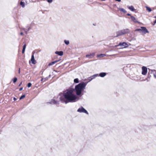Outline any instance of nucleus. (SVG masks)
<instances>
[{
	"mask_svg": "<svg viewBox=\"0 0 156 156\" xmlns=\"http://www.w3.org/2000/svg\"><path fill=\"white\" fill-rule=\"evenodd\" d=\"M98 76V74H96L94 75H93V76H91V78H92V80L94 79L95 77Z\"/></svg>",
	"mask_w": 156,
	"mask_h": 156,
	"instance_id": "obj_18",
	"label": "nucleus"
},
{
	"mask_svg": "<svg viewBox=\"0 0 156 156\" xmlns=\"http://www.w3.org/2000/svg\"><path fill=\"white\" fill-rule=\"evenodd\" d=\"M128 8L129 10L132 11H134L135 10L134 7L132 5L129 6Z\"/></svg>",
	"mask_w": 156,
	"mask_h": 156,
	"instance_id": "obj_14",
	"label": "nucleus"
},
{
	"mask_svg": "<svg viewBox=\"0 0 156 156\" xmlns=\"http://www.w3.org/2000/svg\"><path fill=\"white\" fill-rule=\"evenodd\" d=\"M74 90H67L63 93H60L58 98L62 103L66 104L69 102H74L76 101L77 98L73 93Z\"/></svg>",
	"mask_w": 156,
	"mask_h": 156,
	"instance_id": "obj_1",
	"label": "nucleus"
},
{
	"mask_svg": "<svg viewBox=\"0 0 156 156\" xmlns=\"http://www.w3.org/2000/svg\"><path fill=\"white\" fill-rule=\"evenodd\" d=\"M31 61L33 64H35L36 63V61L35 60L34 54H32V55Z\"/></svg>",
	"mask_w": 156,
	"mask_h": 156,
	"instance_id": "obj_9",
	"label": "nucleus"
},
{
	"mask_svg": "<svg viewBox=\"0 0 156 156\" xmlns=\"http://www.w3.org/2000/svg\"><path fill=\"white\" fill-rule=\"evenodd\" d=\"M59 61V60H56L54 61V62L55 63L58 62Z\"/></svg>",
	"mask_w": 156,
	"mask_h": 156,
	"instance_id": "obj_35",
	"label": "nucleus"
},
{
	"mask_svg": "<svg viewBox=\"0 0 156 156\" xmlns=\"http://www.w3.org/2000/svg\"><path fill=\"white\" fill-rule=\"evenodd\" d=\"M127 15L128 16H131V15L129 13L127 14Z\"/></svg>",
	"mask_w": 156,
	"mask_h": 156,
	"instance_id": "obj_38",
	"label": "nucleus"
},
{
	"mask_svg": "<svg viewBox=\"0 0 156 156\" xmlns=\"http://www.w3.org/2000/svg\"><path fill=\"white\" fill-rule=\"evenodd\" d=\"M77 112L80 113H86L87 114H88L87 111L83 107H81L79 108L77 110Z\"/></svg>",
	"mask_w": 156,
	"mask_h": 156,
	"instance_id": "obj_4",
	"label": "nucleus"
},
{
	"mask_svg": "<svg viewBox=\"0 0 156 156\" xmlns=\"http://www.w3.org/2000/svg\"><path fill=\"white\" fill-rule=\"evenodd\" d=\"M88 80H89V81L87 82L86 83H87L89 82H90V81H91V80H92V79L91 76L90 77H89L88 78Z\"/></svg>",
	"mask_w": 156,
	"mask_h": 156,
	"instance_id": "obj_28",
	"label": "nucleus"
},
{
	"mask_svg": "<svg viewBox=\"0 0 156 156\" xmlns=\"http://www.w3.org/2000/svg\"><path fill=\"white\" fill-rule=\"evenodd\" d=\"M151 73L152 74L154 78L156 79V70L154 69L151 70Z\"/></svg>",
	"mask_w": 156,
	"mask_h": 156,
	"instance_id": "obj_11",
	"label": "nucleus"
},
{
	"mask_svg": "<svg viewBox=\"0 0 156 156\" xmlns=\"http://www.w3.org/2000/svg\"><path fill=\"white\" fill-rule=\"evenodd\" d=\"M146 8L147 9V10L149 12H151V9L148 6H146Z\"/></svg>",
	"mask_w": 156,
	"mask_h": 156,
	"instance_id": "obj_21",
	"label": "nucleus"
},
{
	"mask_svg": "<svg viewBox=\"0 0 156 156\" xmlns=\"http://www.w3.org/2000/svg\"><path fill=\"white\" fill-rule=\"evenodd\" d=\"M55 64V63L53 61V62H51L50 63L48 64V66H52V65H54Z\"/></svg>",
	"mask_w": 156,
	"mask_h": 156,
	"instance_id": "obj_26",
	"label": "nucleus"
},
{
	"mask_svg": "<svg viewBox=\"0 0 156 156\" xmlns=\"http://www.w3.org/2000/svg\"><path fill=\"white\" fill-rule=\"evenodd\" d=\"M20 73V68H19V73Z\"/></svg>",
	"mask_w": 156,
	"mask_h": 156,
	"instance_id": "obj_41",
	"label": "nucleus"
},
{
	"mask_svg": "<svg viewBox=\"0 0 156 156\" xmlns=\"http://www.w3.org/2000/svg\"><path fill=\"white\" fill-rule=\"evenodd\" d=\"M142 74L143 75H145L147 73V68L146 67L143 66L142 67Z\"/></svg>",
	"mask_w": 156,
	"mask_h": 156,
	"instance_id": "obj_6",
	"label": "nucleus"
},
{
	"mask_svg": "<svg viewBox=\"0 0 156 156\" xmlns=\"http://www.w3.org/2000/svg\"><path fill=\"white\" fill-rule=\"evenodd\" d=\"M155 18H156V16H155L154 17ZM156 23V19L154 20V24H153V25H154Z\"/></svg>",
	"mask_w": 156,
	"mask_h": 156,
	"instance_id": "obj_34",
	"label": "nucleus"
},
{
	"mask_svg": "<svg viewBox=\"0 0 156 156\" xmlns=\"http://www.w3.org/2000/svg\"><path fill=\"white\" fill-rule=\"evenodd\" d=\"M22 84V82H21L19 85V86H21V84Z\"/></svg>",
	"mask_w": 156,
	"mask_h": 156,
	"instance_id": "obj_42",
	"label": "nucleus"
},
{
	"mask_svg": "<svg viewBox=\"0 0 156 156\" xmlns=\"http://www.w3.org/2000/svg\"><path fill=\"white\" fill-rule=\"evenodd\" d=\"M20 35H23V33L22 32H21L20 33Z\"/></svg>",
	"mask_w": 156,
	"mask_h": 156,
	"instance_id": "obj_43",
	"label": "nucleus"
},
{
	"mask_svg": "<svg viewBox=\"0 0 156 156\" xmlns=\"http://www.w3.org/2000/svg\"><path fill=\"white\" fill-rule=\"evenodd\" d=\"M23 87H21V88H20V89L19 90H20V91H21V90H23Z\"/></svg>",
	"mask_w": 156,
	"mask_h": 156,
	"instance_id": "obj_37",
	"label": "nucleus"
},
{
	"mask_svg": "<svg viewBox=\"0 0 156 156\" xmlns=\"http://www.w3.org/2000/svg\"><path fill=\"white\" fill-rule=\"evenodd\" d=\"M131 18L133 21L134 23H138V21L137 20V19L133 16H131Z\"/></svg>",
	"mask_w": 156,
	"mask_h": 156,
	"instance_id": "obj_10",
	"label": "nucleus"
},
{
	"mask_svg": "<svg viewBox=\"0 0 156 156\" xmlns=\"http://www.w3.org/2000/svg\"><path fill=\"white\" fill-rule=\"evenodd\" d=\"M13 99L14 101H15L16 100V98H14Z\"/></svg>",
	"mask_w": 156,
	"mask_h": 156,
	"instance_id": "obj_40",
	"label": "nucleus"
},
{
	"mask_svg": "<svg viewBox=\"0 0 156 156\" xmlns=\"http://www.w3.org/2000/svg\"><path fill=\"white\" fill-rule=\"evenodd\" d=\"M48 78H47V77H46V78H42V79H41V81H43L44 82V81L48 80Z\"/></svg>",
	"mask_w": 156,
	"mask_h": 156,
	"instance_id": "obj_25",
	"label": "nucleus"
},
{
	"mask_svg": "<svg viewBox=\"0 0 156 156\" xmlns=\"http://www.w3.org/2000/svg\"><path fill=\"white\" fill-rule=\"evenodd\" d=\"M49 103L51 104H59L58 101H55V100H51Z\"/></svg>",
	"mask_w": 156,
	"mask_h": 156,
	"instance_id": "obj_8",
	"label": "nucleus"
},
{
	"mask_svg": "<svg viewBox=\"0 0 156 156\" xmlns=\"http://www.w3.org/2000/svg\"><path fill=\"white\" fill-rule=\"evenodd\" d=\"M106 75L105 73H101L99 74V76L101 77H104Z\"/></svg>",
	"mask_w": 156,
	"mask_h": 156,
	"instance_id": "obj_15",
	"label": "nucleus"
},
{
	"mask_svg": "<svg viewBox=\"0 0 156 156\" xmlns=\"http://www.w3.org/2000/svg\"><path fill=\"white\" fill-rule=\"evenodd\" d=\"M105 55L104 54H101L98 55V57L102 58V57H103V56H104Z\"/></svg>",
	"mask_w": 156,
	"mask_h": 156,
	"instance_id": "obj_24",
	"label": "nucleus"
},
{
	"mask_svg": "<svg viewBox=\"0 0 156 156\" xmlns=\"http://www.w3.org/2000/svg\"><path fill=\"white\" fill-rule=\"evenodd\" d=\"M31 85H32V84H31V83H28V84H27V87H30L31 86Z\"/></svg>",
	"mask_w": 156,
	"mask_h": 156,
	"instance_id": "obj_31",
	"label": "nucleus"
},
{
	"mask_svg": "<svg viewBox=\"0 0 156 156\" xmlns=\"http://www.w3.org/2000/svg\"><path fill=\"white\" fill-rule=\"evenodd\" d=\"M119 45L121 46L122 48H125L128 47V44L125 42H120Z\"/></svg>",
	"mask_w": 156,
	"mask_h": 156,
	"instance_id": "obj_5",
	"label": "nucleus"
},
{
	"mask_svg": "<svg viewBox=\"0 0 156 156\" xmlns=\"http://www.w3.org/2000/svg\"><path fill=\"white\" fill-rule=\"evenodd\" d=\"M146 80L147 82L149 81V80L147 79Z\"/></svg>",
	"mask_w": 156,
	"mask_h": 156,
	"instance_id": "obj_44",
	"label": "nucleus"
},
{
	"mask_svg": "<svg viewBox=\"0 0 156 156\" xmlns=\"http://www.w3.org/2000/svg\"><path fill=\"white\" fill-rule=\"evenodd\" d=\"M47 1L48 2V3H51L52 1H53V0H47Z\"/></svg>",
	"mask_w": 156,
	"mask_h": 156,
	"instance_id": "obj_32",
	"label": "nucleus"
},
{
	"mask_svg": "<svg viewBox=\"0 0 156 156\" xmlns=\"http://www.w3.org/2000/svg\"><path fill=\"white\" fill-rule=\"evenodd\" d=\"M115 1H117L118 2H120L121 1V0H115Z\"/></svg>",
	"mask_w": 156,
	"mask_h": 156,
	"instance_id": "obj_39",
	"label": "nucleus"
},
{
	"mask_svg": "<svg viewBox=\"0 0 156 156\" xmlns=\"http://www.w3.org/2000/svg\"><path fill=\"white\" fill-rule=\"evenodd\" d=\"M98 76V74H96L94 75H93V76H91V78H92V80L94 79L95 77Z\"/></svg>",
	"mask_w": 156,
	"mask_h": 156,
	"instance_id": "obj_19",
	"label": "nucleus"
},
{
	"mask_svg": "<svg viewBox=\"0 0 156 156\" xmlns=\"http://www.w3.org/2000/svg\"><path fill=\"white\" fill-rule=\"evenodd\" d=\"M55 53L60 56H62L63 55V52L62 51H56Z\"/></svg>",
	"mask_w": 156,
	"mask_h": 156,
	"instance_id": "obj_12",
	"label": "nucleus"
},
{
	"mask_svg": "<svg viewBox=\"0 0 156 156\" xmlns=\"http://www.w3.org/2000/svg\"><path fill=\"white\" fill-rule=\"evenodd\" d=\"M74 82L76 83H79V80L78 78H76L74 79Z\"/></svg>",
	"mask_w": 156,
	"mask_h": 156,
	"instance_id": "obj_22",
	"label": "nucleus"
},
{
	"mask_svg": "<svg viewBox=\"0 0 156 156\" xmlns=\"http://www.w3.org/2000/svg\"><path fill=\"white\" fill-rule=\"evenodd\" d=\"M141 28L142 29V32L144 34H146V33H148L149 31L147 29L144 27H141Z\"/></svg>",
	"mask_w": 156,
	"mask_h": 156,
	"instance_id": "obj_7",
	"label": "nucleus"
},
{
	"mask_svg": "<svg viewBox=\"0 0 156 156\" xmlns=\"http://www.w3.org/2000/svg\"><path fill=\"white\" fill-rule=\"evenodd\" d=\"M30 27H29L28 28V30L27 31V30H25L24 28H23V29L25 31V32L26 34H27V31H28L29 30H30Z\"/></svg>",
	"mask_w": 156,
	"mask_h": 156,
	"instance_id": "obj_23",
	"label": "nucleus"
},
{
	"mask_svg": "<svg viewBox=\"0 0 156 156\" xmlns=\"http://www.w3.org/2000/svg\"><path fill=\"white\" fill-rule=\"evenodd\" d=\"M26 44H25L23 45V49H25H25H26Z\"/></svg>",
	"mask_w": 156,
	"mask_h": 156,
	"instance_id": "obj_33",
	"label": "nucleus"
},
{
	"mask_svg": "<svg viewBox=\"0 0 156 156\" xmlns=\"http://www.w3.org/2000/svg\"><path fill=\"white\" fill-rule=\"evenodd\" d=\"M20 4L22 7L24 8L25 7V4L24 2L21 1Z\"/></svg>",
	"mask_w": 156,
	"mask_h": 156,
	"instance_id": "obj_17",
	"label": "nucleus"
},
{
	"mask_svg": "<svg viewBox=\"0 0 156 156\" xmlns=\"http://www.w3.org/2000/svg\"><path fill=\"white\" fill-rule=\"evenodd\" d=\"M142 29H136V31H139L140 32H142Z\"/></svg>",
	"mask_w": 156,
	"mask_h": 156,
	"instance_id": "obj_30",
	"label": "nucleus"
},
{
	"mask_svg": "<svg viewBox=\"0 0 156 156\" xmlns=\"http://www.w3.org/2000/svg\"><path fill=\"white\" fill-rule=\"evenodd\" d=\"M25 50V49H23V50H22V53H23L24 52Z\"/></svg>",
	"mask_w": 156,
	"mask_h": 156,
	"instance_id": "obj_36",
	"label": "nucleus"
},
{
	"mask_svg": "<svg viewBox=\"0 0 156 156\" xmlns=\"http://www.w3.org/2000/svg\"><path fill=\"white\" fill-rule=\"evenodd\" d=\"M95 55L94 53H91L89 55H86V57L87 58H91V57H93Z\"/></svg>",
	"mask_w": 156,
	"mask_h": 156,
	"instance_id": "obj_13",
	"label": "nucleus"
},
{
	"mask_svg": "<svg viewBox=\"0 0 156 156\" xmlns=\"http://www.w3.org/2000/svg\"><path fill=\"white\" fill-rule=\"evenodd\" d=\"M129 33V30L128 29H126L120 30L116 32L117 35L116 37L121 36Z\"/></svg>",
	"mask_w": 156,
	"mask_h": 156,
	"instance_id": "obj_3",
	"label": "nucleus"
},
{
	"mask_svg": "<svg viewBox=\"0 0 156 156\" xmlns=\"http://www.w3.org/2000/svg\"><path fill=\"white\" fill-rule=\"evenodd\" d=\"M25 97V95H22L20 98V100H21L23 98H24Z\"/></svg>",
	"mask_w": 156,
	"mask_h": 156,
	"instance_id": "obj_29",
	"label": "nucleus"
},
{
	"mask_svg": "<svg viewBox=\"0 0 156 156\" xmlns=\"http://www.w3.org/2000/svg\"><path fill=\"white\" fill-rule=\"evenodd\" d=\"M64 42L66 45H68L69 43V41L68 40H65Z\"/></svg>",
	"mask_w": 156,
	"mask_h": 156,
	"instance_id": "obj_20",
	"label": "nucleus"
},
{
	"mask_svg": "<svg viewBox=\"0 0 156 156\" xmlns=\"http://www.w3.org/2000/svg\"><path fill=\"white\" fill-rule=\"evenodd\" d=\"M118 9L119 11L124 13H126V11L123 8H118Z\"/></svg>",
	"mask_w": 156,
	"mask_h": 156,
	"instance_id": "obj_16",
	"label": "nucleus"
},
{
	"mask_svg": "<svg viewBox=\"0 0 156 156\" xmlns=\"http://www.w3.org/2000/svg\"><path fill=\"white\" fill-rule=\"evenodd\" d=\"M12 80L13 81V83H15L17 80V78L16 77H15L12 79Z\"/></svg>",
	"mask_w": 156,
	"mask_h": 156,
	"instance_id": "obj_27",
	"label": "nucleus"
},
{
	"mask_svg": "<svg viewBox=\"0 0 156 156\" xmlns=\"http://www.w3.org/2000/svg\"><path fill=\"white\" fill-rule=\"evenodd\" d=\"M87 84V83L83 82L79 83L75 86V90L76 94L77 95H80L81 94L82 91L85 89Z\"/></svg>",
	"mask_w": 156,
	"mask_h": 156,
	"instance_id": "obj_2",
	"label": "nucleus"
}]
</instances>
